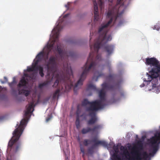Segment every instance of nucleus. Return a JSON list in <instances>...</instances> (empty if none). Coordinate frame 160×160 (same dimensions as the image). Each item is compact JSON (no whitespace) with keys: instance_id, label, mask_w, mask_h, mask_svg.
Instances as JSON below:
<instances>
[{"instance_id":"f257e3e1","label":"nucleus","mask_w":160,"mask_h":160,"mask_svg":"<svg viewBox=\"0 0 160 160\" xmlns=\"http://www.w3.org/2000/svg\"><path fill=\"white\" fill-rule=\"evenodd\" d=\"M123 12L124 11H122L119 13V10H116L114 11L113 9L109 11L108 13L107 17L110 18V19L105 24H102L98 29V32L99 36L94 44V51L90 52L87 62L82 68L83 71L79 80L74 85V91L82 85L83 82L90 70L91 69L95 70L97 68L98 62L101 60V55L98 54V51L100 48L104 47V50L108 55L112 53L114 48V45L112 44L106 45L108 42L111 41L112 39L111 35L107 34L108 30V27L112 22H113L114 23H115L116 22L118 21L119 25L122 24L123 21L122 15Z\"/></svg>"},{"instance_id":"f03ea898","label":"nucleus","mask_w":160,"mask_h":160,"mask_svg":"<svg viewBox=\"0 0 160 160\" xmlns=\"http://www.w3.org/2000/svg\"><path fill=\"white\" fill-rule=\"evenodd\" d=\"M56 57L52 56L45 64V68L47 70L48 75H51L52 79L54 78L56 79L52 87L57 88L59 84L62 83L66 89L69 90L73 86L72 82L70 79L73 77L71 68L67 64L65 67L64 66L63 71L59 72L56 67Z\"/></svg>"},{"instance_id":"7ed1b4c3","label":"nucleus","mask_w":160,"mask_h":160,"mask_svg":"<svg viewBox=\"0 0 160 160\" xmlns=\"http://www.w3.org/2000/svg\"><path fill=\"white\" fill-rule=\"evenodd\" d=\"M116 77V75L110 74L106 77L107 81L102 84V89L99 91L100 100L95 101L99 103V104L97 105L99 109L103 108L106 105V92L105 90L113 91L119 87V83L114 82Z\"/></svg>"},{"instance_id":"20e7f679","label":"nucleus","mask_w":160,"mask_h":160,"mask_svg":"<svg viewBox=\"0 0 160 160\" xmlns=\"http://www.w3.org/2000/svg\"><path fill=\"white\" fill-rule=\"evenodd\" d=\"M26 122L25 119H22L18 127L16 128L13 133V137L8 142V147L11 148L13 145V148L16 152H17L20 148L21 144L20 143L16 144V142L19 139L24 130V127Z\"/></svg>"},{"instance_id":"39448f33","label":"nucleus","mask_w":160,"mask_h":160,"mask_svg":"<svg viewBox=\"0 0 160 160\" xmlns=\"http://www.w3.org/2000/svg\"><path fill=\"white\" fill-rule=\"evenodd\" d=\"M69 15V14H67L64 15L63 18L59 19L57 22V24L56 27L53 30L54 32V36L55 38L54 40V42H56L59 38V32L63 28V24L65 18H67Z\"/></svg>"},{"instance_id":"423d86ee","label":"nucleus","mask_w":160,"mask_h":160,"mask_svg":"<svg viewBox=\"0 0 160 160\" xmlns=\"http://www.w3.org/2000/svg\"><path fill=\"white\" fill-rule=\"evenodd\" d=\"M82 104L83 106H85L88 105H89V106L87 107L86 108V110L88 112L96 111L99 109L97 105L99 104L98 102L94 101L90 102L85 99L82 102Z\"/></svg>"},{"instance_id":"0eeeda50","label":"nucleus","mask_w":160,"mask_h":160,"mask_svg":"<svg viewBox=\"0 0 160 160\" xmlns=\"http://www.w3.org/2000/svg\"><path fill=\"white\" fill-rule=\"evenodd\" d=\"M92 142L94 144L91 147L89 148L88 150V153L89 155H92L93 153L94 149L99 145L105 147L108 146V143L106 142L103 141L99 140L97 137L94 138L92 140Z\"/></svg>"},{"instance_id":"6e6552de","label":"nucleus","mask_w":160,"mask_h":160,"mask_svg":"<svg viewBox=\"0 0 160 160\" xmlns=\"http://www.w3.org/2000/svg\"><path fill=\"white\" fill-rule=\"evenodd\" d=\"M142 155L144 160H146L149 156H153L154 155L152 152L148 154L146 152H144ZM140 155V153L139 151H136L135 152V155L130 158L129 160H142V158L141 157Z\"/></svg>"},{"instance_id":"1a4fd4ad","label":"nucleus","mask_w":160,"mask_h":160,"mask_svg":"<svg viewBox=\"0 0 160 160\" xmlns=\"http://www.w3.org/2000/svg\"><path fill=\"white\" fill-rule=\"evenodd\" d=\"M101 127L100 125H97L94 126L92 128L89 127H87L86 128H84L81 130V133L83 134H86L89 132H97L98 130Z\"/></svg>"},{"instance_id":"9d476101","label":"nucleus","mask_w":160,"mask_h":160,"mask_svg":"<svg viewBox=\"0 0 160 160\" xmlns=\"http://www.w3.org/2000/svg\"><path fill=\"white\" fill-rule=\"evenodd\" d=\"M95 112L91 111L89 113V115L91 117V118L87 121V124L88 125L93 124L98 121V118Z\"/></svg>"},{"instance_id":"9b49d317","label":"nucleus","mask_w":160,"mask_h":160,"mask_svg":"<svg viewBox=\"0 0 160 160\" xmlns=\"http://www.w3.org/2000/svg\"><path fill=\"white\" fill-rule=\"evenodd\" d=\"M34 106V102H31L28 105L26 106V110L25 111L24 117L27 118L30 113L32 112L34 110L33 107Z\"/></svg>"},{"instance_id":"f8f14e48","label":"nucleus","mask_w":160,"mask_h":160,"mask_svg":"<svg viewBox=\"0 0 160 160\" xmlns=\"http://www.w3.org/2000/svg\"><path fill=\"white\" fill-rule=\"evenodd\" d=\"M152 138V137L149 139V143L151 144L152 146L153 150L152 152L153 153V154H155L158 150V145L157 144V142H158V144L159 143H160V140H158L156 143L155 144H152L150 140Z\"/></svg>"},{"instance_id":"ddd939ff","label":"nucleus","mask_w":160,"mask_h":160,"mask_svg":"<svg viewBox=\"0 0 160 160\" xmlns=\"http://www.w3.org/2000/svg\"><path fill=\"white\" fill-rule=\"evenodd\" d=\"M28 81H27L26 80L25 77H23L20 81L19 82L18 85V88H20L22 87L26 86L28 84Z\"/></svg>"},{"instance_id":"4468645a","label":"nucleus","mask_w":160,"mask_h":160,"mask_svg":"<svg viewBox=\"0 0 160 160\" xmlns=\"http://www.w3.org/2000/svg\"><path fill=\"white\" fill-rule=\"evenodd\" d=\"M150 140L152 144L156 143L158 140H160V132L154 135Z\"/></svg>"},{"instance_id":"2eb2a0df","label":"nucleus","mask_w":160,"mask_h":160,"mask_svg":"<svg viewBox=\"0 0 160 160\" xmlns=\"http://www.w3.org/2000/svg\"><path fill=\"white\" fill-rule=\"evenodd\" d=\"M57 50L58 52L62 59L64 58L63 56L64 55V53L62 49L60 48L59 45H57Z\"/></svg>"},{"instance_id":"dca6fc26","label":"nucleus","mask_w":160,"mask_h":160,"mask_svg":"<svg viewBox=\"0 0 160 160\" xmlns=\"http://www.w3.org/2000/svg\"><path fill=\"white\" fill-rule=\"evenodd\" d=\"M44 52L41 51L38 53V54L37 55L36 58L41 61L42 60L44 57Z\"/></svg>"},{"instance_id":"f3484780","label":"nucleus","mask_w":160,"mask_h":160,"mask_svg":"<svg viewBox=\"0 0 160 160\" xmlns=\"http://www.w3.org/2000/svg\"><path fill=\"white\" fill-rule=\"evenodd\" d=\"M38 70H39V75L41 77H43L44 76V73H43V68L39 65L37 67Z\"/></svg>"},{"instance_id":"a211bd4d","label":"nucleus","mask_w":160,"mask_h":160,"mask_svg":"<svg viewBox=\"0 0 160 160\" xmlns=\"http://www.w3.org/2000/svg\"><path fill=\"white\" fill-rule=\"evenodd\" d=\"M94 10V19L95 21H97L99 19V15L98 14V8L96 7L95 8Z\"/></svg>"},{"instance_id":"6ab92c4d","label":"nucleus","mask_w":160,"mask_h":160,"mask_svg":"<svg viewBox=\"0 0 160 160\" xmlns=\"http://www.w3.org/2000/svg\"><path fill=\"white\" fill-rule=\"evenodd\" d=\"M19 94H24L26 96H27L30 94V91L28 90H26L24 89H22L21 90H19Z\"/></svg>"},{"instance_id":"aec40b11","label":"nucleus","mask_w":160,"mask_h":160,"mask_svg":"<svg viewBox=\"0 0 160 160\" xmlns=\"http://www.w3.org/2000/svg\"><path fill=\"white\" fill-rule=\"evenodd\" d=\"M24 76L26 77H30L33 79H35L36 78V73L35 72H32L30 76L27 73L24 74Z\"/></svg>"},{"instance_id":"412c9836","label":"nucleus","mask_w":160,"mask_h":160,"mask_svg":"<svg viewBox=\"0 0 160 160\" xmlns=\"http://www.w3.org/2000/svg\"><path fill=\"white\" fill-rule=\"evenodd\" d=\"M121 151L123 152V154L125 155H128L129 153L127 149V148L125 147L122 146L120 148Z\"/></svg>"},{"instance_id":"4be33fe9","label":"nucleus","mask_w":160,"mask_h":160,"mask_svg":"<svg viewBox=\"0 0 160 160\" xmlns=\"http://www.w3.org/2000/svg\"><path fill=\"white\" fill-rule=\"evenodd\" d=\"M92 89L93 90H96V88L95 86L92 84L90 83L88 84L87 86V90H89Z\"/></svg>"},{"instance_id":"5701e85b","label":"nucleus","mask_w":160,"mask_h":160,"mask_svg":"<svg viewBox=\"0 0 160 160\" xmlns=\"http://www.w3.org/2000/svg\"><path fill=\"white\" fill-rule=\"evenodd\" d=\"M60 92V88H58L55 92L53 96V99H55L57 97L58 98L59 96V94Z\"/></svg>"},{"instance_id":"b1692460","label":"nucleus","mask_w":160,"mask_h":160,"mask_svg":"<svg viewBox=\"0 0 160 160\" xmlns=\"http://www.w3.org/2000/svg\"><path fill=\"white\" fill-rule=\"evenodd\" d=\"M80 117H79L78 116L76 117L75 124L77 128H78L80 127Z\"/></svg>"},{"instance_id":"393cba45","label":"nucleus","mask_w":160,"mask_h":160,"mask_svg":"<svg viewBox=\"0 0 160 160\" xmlns=\"http://www.w3.org/2000/svg\"><path fill=\"white\" fill-rule=\"evenodd\" d=\"M92 142V140L91 141L89 139H85L84 140L83 143L85 146H88Z\"/></svg>"},{"instance_id":"a878e982","label":"nucleus","mask_w":160,"mask_h":160,"mask_svg":"<svg viewBox=\"0 0 160 160\" xmlns=\"http://www.w3.org/2000/svg\"><path fill=\"white\" fill-rule=\"evenodd\" d=\"M53 46V44H49L48 47L47 49L48 50V52L47 53V58L48 57V55L49 53V52L51 51L52 48Z\"/></svg>"},{"instance_id":"bb28decb","label":"nucleus","mask_w":160,"mask_h":160,"mask_svg":"<svg viewBox=\"0 0 160 160\" xmlns=\"http://www.w3.org/2000/svg\"><path fill=\"white\" fill-rule=\"evenodd\" d=\"M49 83V82L48 81H46V82H45L42 83L40 84L39 85V87L40 88H42L43 87L48 85V84Z\"/></svg>"},{"instance_id":"cd10ccee","label":"nucleus","mask_w":160,"mask_h":160,"mask_svg":"<svg viewBox=\"0 0 160 160\" xmlns=\"http://www.w3.org/2000/svg\"><path fill=\"white\" fill-rule=\"evenodd\" d=\"M137 145L139 148L140 149L142 148L143 144L142 141H138L137 142Z\"/></svg>"},{"instance_id":"c85d7f7f","label":"nucleus","mask_w":160,"mask_h":160,"mask_svg":"<svg viewBox=\"0 0 160 160\" xmlns=\"http://www.w3.org/2000/svg\"><path fill=\"white\" fill-rule=\"evenodd\" d=\"M80 112H81V111L79 108V106H78L77 107V110L76 112V115H77L76 117L78 116L79 117H81L82 116V115H80Z\"/></svg>"},{"instance_id":"c756f323","label":"nucleus","mask_w":160,"mask_h":160,"mask_svg":"<svg viewBox=\"0 0 160 160\" xmlns=\"http://www.w3.org/2000/svg\"><path fill=\"white\" fill-rule=\"evenodd\" d=\"M113 149L116 153H117L118 152V148L117 146L114 145L113 147Z\"/></svg>"},{"instance_id":"7c9ffc66","label":"nucleus","mask_w":160,"mask_h":160,"mask_svg":"<svg viewBox=\"0 0 160 160\" xmlns=\"http://www.w3.org/2000/svg\"><path fill=\"white\" fill-rule=\"evenodd\" d=\"M27 71L28 72H33V71H35L34 70V69L32 67H28L27 69Z\"/></svg>"},{"instance_id":"2f4dec72","label":"nucleus","mask_w":160,"mask_h":160,"mask_svg":"<svg viewBox=\"0 0 160 160\" xmlns=\"http://www.w3.org/2000/svg\"><path fill=\"white\" fill-rule=\"evenodd\" d=\"M99 6L100 7L102 10L104 9L103 4L101 1H100V2Z\"/></svg>"},{"instance_id":"473e14b6","label":"nucleus","mask_w":160,"mask_h":160,"mask_svg":"<svg viewBox=\"0 0 160 160\" xmlns=\"http://www.w3.org/2000/svg\"><path fill=\"white\" fill-rule=\"evenodd\" d=\"M38 65H35V64L33 63L32 64V67L34 69V70L36 71L37 70H38L37 68V67L38 66Z\"/></svg>"},{"instance_id":"72a5a7b5","label":"nucleus","mask_w":160,"mask_h":160,"mask_svg":"<svg viewBox=\"0 0 160 160\" xmlns=\"http://www.w3.org/2000/svg\"><path fill=\"white\" fill-rule=\"evenodd\" d=\"M160 29V26L158 25H155L153 28V29H156L157 30H159Z\"/></svg>"},{"instance_id":"f704fd0d","label":"nucleus","mask_w":160,"mask_h":160,"mask_svg":"<svg viewBox=\"0 0 160 160\" xmlns=\"http://www.w3.org/2000/svg\"><path fill=\"white\" fill-rule=\"evenodd\" d=\"M4 79L5 80L4 81H3L2 80H0L1 82L2 83H4L7 82L8 81V79L6 77H4Z\"/></svg>"},{"instance_id":"c9c22d12","label":"nucleus","mask_w":160,"mask_h":160,"mask_svg":"<svg viewBox=\"0 0 160 160\" xmlns=\"http://www.w3.org/2000/svg\"><path fill=\"white\" fill-rule=\"evenodd\" d=\"M93 5H94V9H95V8L96 7L97 8H98V6H97V2H96V0H93Z\"/></svg>"},{"instance_id":"e433bc0d","label":"nucleus","mask_w":160,"mask_h":160,"mask_svg":"<svg viewBox=\"0 0 160 160\" xmlns=\"http://www.w3.org/2000/svg\"><path fill=\"white\" fill-rule=\"evenodd\" d=\"M104 76H105V75L104 73H102V72H101L100 73H98L97 78H98L99 77H104Z\"/></svg>"},{"instance_id":"4c0bfd02","label":"nucleus","mask_w":160,"mask_h":160,"mask_svg":"<svg viewBox=\"0 0 160 160\" xmlns=\"http://www.w3.org/2000/svg\"><path fill=\"white\" fill-rule=\"evenodd\" d=\"M40 61H40L39 60L37 59L36 60H34V62H33V63H34L35 64V65H38V63Z\"/></svg>"},{"instance_id":"58836bf2","label":"nucleus","mask_w":160,"mask_h":160,"mask_svg":"<svg viewBox=\"0 0 160 160\" xmlns=\"http://www.w3.org/2000/svg\"><path fill=\"white\" fill-rule=\"evenodd\" d=\"M40 61H40L39 60L37 59L36 60H34V62H33V63H34L35 64V65H38V63Z\"/></svg>"},{"instance_id":"ea45409f","label":"nucleus","mask_w":160,"mask_h":160,"mask_svg":"<svg viewBox=\"0 0 160 160\" xmlns=\"http://www.w3.org/2000/svg\"><path fill=\"white\" fill-rule=\"evenodd\" d=\"M15 82V81L13 80V81L11 83H9V85L10 87H12L13 86V84Z\"/></svg>"},{"instance_id":"a19ab883","label":"nucleus","mask_w":160,"mask_h":160,"mask_svg":"<svg viewBox=\"0 0 160 160\" xmlns=\"http://www.w3.org/2000/svg\"><path fill=\"white\" fill-rule=\"evenodd\" d=\"M81 151L83 153H84V149L83 148H80Z\"/></svg>"},{"instance_id":"79ce46f5","label":"nucleus","mask_w":160,"mask_h":160,"mask_svg":"<svg viewBox=\"0 0 160 160\" xmlns=\"http://www.w3.org/2000/svg\"><path fill=\"white\" fill-rule=\"evenodd\" d=\"M51 118L48 117V118H47L46 119V121L47 122H48V121H49L51 119Z\"/></svg>"},{"instance_id":"37998d69","label":"nucleus","mask_w":160,"mask_h":160,"mask_svg":"<svg viewBox=\"0 0 160 160\" xmlns=\"http://www.w3.org/2000/svg\"><path fill=\"white\" fill-rule=\"evenodd\" d=\"M68 5L69 4L68 3L67 5H65V7H66L68 9L69 8V7L68 6Z\"/></svg>"},{"instance_id":"c03bdc74","label":"nucleus","mask_w":160,"mask_h":160,"mask_svg":"<svg viewBox=\"0 0 160 160\" xmlns=\"http://www.w3.org/2000/svg\"><path fill=\"white\" fill-rule=\"evenodd\" d=\"M90 49H91V50H92V45H90Z\"/></svg>"},{"instance_id":"a18cd8bd","label":"nucleus","mask_w":160,"mask_h":160,"mask_svg":"<svg viewBox=\"0 0 160 160\" xmlns=\"http://www.w3.org/2000/svg\"><path fill=\"white\" fill-rule=\"evenodd\" d=\"M116 156H117L115 154H113V157H116Z\"/></svg>"},{"instance_id":"49530a36","label":"nucleus","mask_w":160,"mask_h":160,"mask_svg":"<svg viewBox=\"0 0 160 160\" xmlns=\"http://www.w3.org/2000/svg\"><path fill=\"white\" fill-rule=\"evenodd\" d=\"M108 1L110 2H112V0H108Z\"/></svg>"},{"instance_id":"de8ad7c7","label":"nucleus","mask_w":160,"mask_h":160,"mask_svg":"<svg viewBox=\"0 0 160 160\" xmlns=\"http://www.w3.org/2000/svg\"><path fill=\"white\" fill-rule=\"evenodd\" d=\"M2 88V87L0 86V88Z\"/></svg>"},{"instance_id":"09e8293b","label":"nucleus","mask_w":160,"mask_h":160,"mask_svg":"<svg viewBox=\"0 0 160 160\" xmlns=\"http://www.w3.org/2000/svg\"><path fill=\"white\" fill-rule=\"evenodd\" d=\"M2 88V87L0 86V88Z\"/></svg>"},{"instance_id":"8fccbe9b","label":"nucleus","mask_w":160,"mask_h":160,"mask_svg":"<svg viewBox=\"0 0 160 160\" xmlns=\"http://www.w3.org/2000/svg\"><path fill=\"white\" fill-rule=\"evenodd\" d=\"M118 159L119 160H120V159L119 158Z\"/></svg>"}]
</instances>
